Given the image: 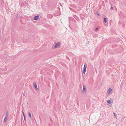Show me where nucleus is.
<instances>
[{
    "label": "nucleus",
    "mask_w": 126,
    "mask_h": 126,
    "mask_svg": "<svg viewBox=\"0 0 126 126\" xmlns=\"http://www.w3.org/2000/svg\"><path fill=\"white\" fill-rule=\"evenodd\" d=\"M60 42L57 43H56L54 46V48H56L60 47Z\"/></svg>",
    "instance_id": "obj_1"
},
{
    "label": "nucleus",
    "mask_w": 126,
    "mask_h": 126,
    "mask_svg": "<svg viewBox=\"0 0 126 126\" xmlns=\"http://www.w3.org/2000/svg\"><path fill=\"white\" fill-rule=\"evenodd\" d=\"M86 64L85 63V64H84V66L83 67V72L84 74H85L86 72Z\"/></svg>",
    "instance_id": "obj_2"
},
{
    "label": "nucleus",
    "mask_w": 126,
    "mask_h": 126,
    "mask_svg": "<svg viewBox=\"0 0 126 126\" xmlns=\"http://www.w3.org/2000/svg\"><path fill=\"white\" fill-rule=\"evenodd\" d=\"M108 93L109 94H110L112 93V90L111 88H109L108 90Z\"/></svg>",
    "instance_id": "obj_3"
},
{
    "label": "nucleus",
    "mask_w": 126,
    "mask_h": 126,
    "mask_svg": "<svg viewBox=\"0 0 126 126\" xmlns=\"http://www.w3.org/2000/svg\"><path fill=\"white\" fill-rule=\"evenodd\" d=\"M33 86L34 88H35L36 90H38V88L37 85L36 83L34 82L33 84Z\"/></svg>",
    "instance_id": "obj_4"
},
{
    "label": "nucleus",
    "mask_w": 126,
    "mask_h": 126,
    "mask_svg": "<svg viewBox=\"0 0 126 126\" xmlns=\"http://www.w3.org/2000/svg\"><path fill=\"white\" fill-rule=\"evenodd\" d=\"M39 16L38 15L35 16L34 18V20H37L39 18Z\"/></svg>",
    "instance_id": "obj_5"
},
{
    "label": "nucleus",
    "mask_w": 126,
    "mask_h": 126,
    "mask_svg": "<svg viewBox=\"0 0 126 126\" xmlns=\"http://www.w3.org/2000/svg\"><path fill=\"white\" fill-rule=\"evenodd\" d=\"M86 90V88L84 85H83L82 89V93H83Z\"/></svg>",
    "instance_id": "obj_6"
},
{
    "label": "nucleus",
    "mask_w": 126,
    "mask_h": 126,
    "mask_svg": "<svg viewBox=\"0 0 126 126\" xmlns=\"http://www.w3.org/2000/svg\"><path fill=\"white\" fill-rule=\"evenodd\" d=\"M113 115H114V118H117V117L116 116V114L114 112H113Z\"/></svg>",
    "instance_id": "obj_7"
},
{
    "label": "nucleus",
    "mask_w": 126,
    "mask_h": 126,
    "mask_svg": "<svg viewBox=\"0 0 126 126\" xmlns=\"http://www.w3.org/2000/svg\"><path fill=\"white\" fill-rule=\"evenodd\" d=\"M7 117H5L4 118V119L3 122H5L7 121Z\"/></svg>",
    "instance_id": "obj_8"
},
{
    "label": "nucleus",
    "mask_w": 126,
    "mask_h": 126,
    "mask_svg": "<svg viewBox=\"0 0 126 126\" xmlns=\"http://www.w3.org/2000/svg\"><path fill=\"white\" fill-rule=\"evenodd\" d=\"M107 102L109 104H110L111 103V101L110 100H108L107 101Z\"/></svg>",
    "instance_id": "obj_9"
},
{
    "label": "nucleus",
    "mask_w": 126,
    "mask_h": 126,
    "mask_svg": "<svg viewBox=\"0 0 126 126\" xmlns=\"http://www.w3.org/2000/svg\"><path fill=\"white\" fill-rule=\"evenodd\" d=\"M104 21L105 23H106L107 22V19L106 18H104Z\"/></svg>",
    "instance_id": "obj_10"
},
{
    "label": "nucleus",
    "mask_w": 126,
    "mask_h": 126,
    "mask_svg": "<svg viewBox=\"0 0 126 126\" xmlns=\"http://www.w3.org/2000/svg\"><path fill=\"white\" fill-rule=\"evenodd\" d=\"M28 114H29V116L30 117V118H31L32 117V116H31V113L30 112H29Z\"/></svg>",
    "instance_id": "obj_11"
},
{
    "label": "nucleus",
    "mask_w": 126,
    "mask_h": 126,
    "mask_svg": "<svg viewBox=\"0 0 126 126\" xmlns=\"http://www.w3.org/2000/svg\"><path fill=\"white\" fill-rule=\"evenodd\" d=\"M8 112H7L6 113V116H5V117H7V116H8Z\"/></svg>",
    "instance_id": "obj_12"
},
{
    "label": "nucleus",
    "mask_w": 126,
    "mask_h": 126,
    "mask_svg": "<svg viewBox=\"0 0 126 126\" xmlns=\"http://www.w3.org/2000/svg\"><path fill=\"white\" fill-rule=\"evenodd\" d=\"M22 114H23V116H25L24 114V111H23V110H22Z\"/></svg>",
    "instance_id": "obj_13"
},
{
    "label": "nucleus",
    "mask_w": 126,
    "mask_h": 126,
    "mask_svg": "<svg viewBox=\"0 0 126 126\" xmlns=\"http://www.w3.org/2000/svg\"><path fill=\"white\" fill-rule=\"evenodd\" d=\"M24 120L25 122L26 121V118H25V116H24Z\"/></svg>",
    "instance_id": "obj_14"
},
{
    "label": "nucleus",
    "mask_w": 126,
    "mask_h": 126,
    "mask_svg": "<svg viewBox=\"0 0 126 126\" xmlns=\"http://www.w3.org/2000/svg\"><path fill=\"white\" fill-rule=\"evenodd\" d=\"M98 29V28L97 27L95 29V30L96 31Z\"/></svg>",
    "instance_id": "obj_15"
},
{
    "label": "nucleus",
    "mask_w": 126,
    "mask_h": 126,
    "mask_svg": "<svg viewBox=\"0 0 126 126\" xmlns=\"http://www.w3.org/2000/svg\"><path fill=\"white\" fill-rule=\"evenodd\" d=\"M96 14L97 15L99 16V14L98 13H97Z\"/></svg>",
    "instance_id": "obj_16"
},
{
    "label": "nucleus",
    "mask_w": 126,
    "mask_h": 126,
    "mask_svg": "<svg viewBox=\"0 0 126 126\" xmlns=\"http://www.w3.org/2000/svg\"><path fill=\"white\" fill-rule=\"evenodd\" d=\"M25 92H24V93H23V96H25Z\"/></svg>",
    "instance_id": "obj_17"
},
{
    "label": "nucleus",
    "mask_w": 126,
    "mask_h": 126,
    "mask_svg": "<svg viewBox=\"0 0 126 126\" xmlns=\"http://www.w3.org/2000/svg\"><path fill=\"white\" fill-rule=\"evenodd\" d=\"M113 9V7L111 6V8H110V9Z\"/></svg>",
    "instance_id": "obj_18"
},
{
    "label": "nucleus",
    "mask_w": 126,
    "mask_h": 126,
    "mask_svg": "<svg viewBox=\"0 0 126 126\" xmlns=\"http://www.w3.org/2000/svg\"><path fill=\"white\" fill-rule=\"evenodd\" d=\"M77 17V16H75V18H76V17Z\"/></svg>",
    "instance_id": "obj_19"
}]
</instances>
